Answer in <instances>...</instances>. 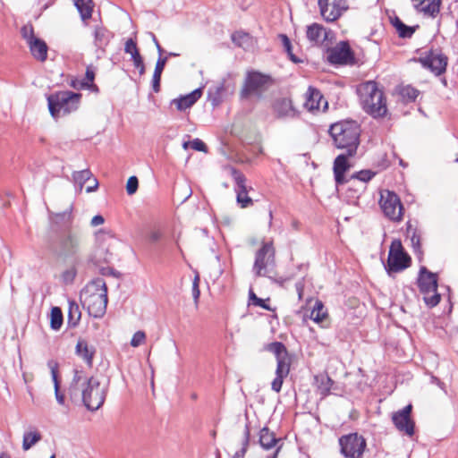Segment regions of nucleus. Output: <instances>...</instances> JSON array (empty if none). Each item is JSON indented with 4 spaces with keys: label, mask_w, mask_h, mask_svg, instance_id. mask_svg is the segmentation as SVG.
<instances>
[{
    "label": "nucleus",
    "mask_w": 458,
    "mask_h": 458,
    "mask_svg": "<svg viewBox=\"0 0 458 458\" xmlns=\"http://www.w3.org/2000/svg\"><path fill=\"white\" fill-rule=\"evenodd\" d=\"M329 135L334 146L343 151H347V156H356L360 144V125L354 120H342L333 123L329 130Z\"/></svg>",
    "instance_id": "nucleus-1"
},
{
    "label": "nucleus",
    "mask_w": 458,
    "mask_h": 458,
    "mask_svg": "<svg viewBox=\"0 0 458 458\" xmlns=\"http://www.w3.org/2000/svg\"><path fill=\"white\" fill-rule=\"evenodd\" d=\"M81 238L71 229L56 234L50 240L48 251L56 259L63 262L77 263L80 259Z\"/></svg>",
    "instance_id": "nucleus-2"
},
{
    "label": "nucleus",
    "mask_w": 458,
    "mask_h": 458,
    "mask_svg": "<svg viewBox=\"0 0 458 458\" xmlns=\"http://www.w3.org/2000/svg\"><path fill=\"white\" fill-rule=\"evenodd\" d=\"M81 301L89 316L99 318L106 311L108 302L107 287L101 277L93 279L81 293Z\"/></svg>",
    "instance_id": "nucleus-3"
},
{
    "label": "nucleus",
    "mask_w": 458,
    "mask_h": 458,
    "mask_svg": "<svg viewBox=\"0 0 458 458\" xmlns=\"http://www.w3.org/2000/svg\"><path fill=\"white\" fill-rule=\"evenodd\" d=\"M362 109L374 118L383 117L386 114V100L377 83L369 81L358 89Z\"/></svg>",
    "instance_id": "nucleus-4"
},
{
    "label": "nucleus",
    "mask_w": 458,
    "mask_h": 458,
    "mask_svg": "<svg viewBox=\"0 0 458 458\" xmlns=\"http://www.w3.org/2000/svg\"><path fill=\"white\" fill-rule=\"evenodd\" d=\"M264 349L272 352L276 359V377L271 383V389L276 393H279L282 389L284 379L290 372L291 357L285 345L281 342L267 344Z\"/></svg>",
    "instance_id": "nucleus-5"
},
{
    "label": "nucleus",
    "mask_w": 458,
    "mask_h": 458,
    "mask_svg": "<svg viewBox=\"0 0 458 458\" xmlns=\"http://www.w3.org/2000/svg\"><path fill=\"white\" fill-rule=\"evenodd\" d=\"M81 98V93L69 90L58 91L47 97L48 108L53 117L61 114H68L78 109Z\"/></svg>",
    "instance_id": "nucleus-6"
},
{
    "label": "nucleus",
    "mask_w": 458,
    "mask_h": 458,
    "mask_svg": "<svg viewBox=\"0 0 458 458\" xmlns=\"http://www.w3.org/2000/svg\"><path fill=\"white\" fill-rule=\"evenodd\" d=\"M106 396V387L101 386L97 377H90L82 382L80 397L88 410H98L105 403Z\"/></svg>",
    "instance_id": "nucleus-7"
},
{
    "label": "nucleus",
    "mask_w": 458,
    "mask_h": 458,
    "mask_svg": "<svg viewBox=\"0 0 458 458\" xmlns=\"http://www.w3.org/2000/svg\"><path fill=\"white\" fill-rule=\"evenodd\" d=\"M417 284L420 292L424 294L423 300L428 307L433 308L439 303L441 296L437 293V274L428 270L426 267H421L417 278Z\"/></svg>",
    "instance_id": "nucleus-8"
},
{
    "label": "nucleus",
    "mask_w": 458,
    "mask_h": 458,
    "mask_svg": "<svg viewBox=\"0 0 458 458\" xmlns=\"http://www.w3.org/2000/svg\"><path fill=\"white\" fill-rule=\"evenodd\" d=\"M272 84L273 80L269 75L257 71L249 72L241 89L240 98L241 99H247L251 95L260 96Z\"/></svg>",
    "instance_id": "nucleus-9"
},
{
    "label": "nucleus",
    "mask_w": 458,
    "mask_h": 458,
    "mask_svg": "<svg viewBox=\"0 0 458 458\" xmlns=\"http://www.w3.org/2000/svg\"><path fill=\"white\" fill-rule=\"evenodd\" d=\"M341 454L346 458H362L367 446L365 438L358 433L344 435L339 438Z\"/></svg>",
    "instance_id": "nucleus-10"
},
{
    "label": "nucleus",
    "mask_w": 458,
    "mask_h": 458,
    "mask_svg": "<svg viewBox=\"0 0 458 458\" xmlns=\"http://www.w3.org/2000/svg\"><path fill=\"white\" fill-rule=\"evenodd\" d=\"M275 249L272 242H263L256 251L252 270L257 276H270L267 268L275 264Z\"/></svg>",
    "instance_id": "nucleus-11"
},
{
    "label": "nucleus",
    "mask_w": 458,
    "mask_h": 458,
    "mask_svg": "<svg viewBox=\"0 0 458 458\" xmlns=\"http://www.w3.org/2000/svg\"><path fill=\"white\" fill-rule=\"evenodd\" d=\"M411 258L404 251L400 240H394L391 243L386 269L390 272H400L411 265Z\"/></svg>",
    "instance_id": "nucleus-12"
},
{
    "label": "nucleus",
    "mask_w": 458,
    "mask_h": 458,
    "mask_svg": "<svg viewBox=\"0 0 458 458\" xmlns=\"http://www.w3.org/2000/svg\"><path fill=\"white\" fill-rule=\"evenodd\" d=\"M380 208L384 215L394 222H399L403 218V206L401 202L399 196L390 191H386L381 194Z\"/></svg>",
    "instance_id": "nucleus-13"
},
{
    "label": "nucleus",
    "mask_w": 458,
    "mask_h": 458,
    "mask_svg": "<svg viewBox=\"0 0 458 458\" xmlns=\"http://www.w3.org/2000/svg\"><path fill=\"white\" fill-rule=\"evenodd\" d=\"M327 61L336 65L356 64L354 53L347 41H340L334 47L329 48Z\"/></svg>",
    "instance_id": "nucleus-14"
},
{
    "label": "nucleus",
    "mask_w": 458,
    "mask_h": 458,
    "mask_svg": "<svg viewBox=\"0 0 458 458\" xmlns=\"http://www.w3.org/2000/svg\"><path fill=\"white\" fill-rule=\"evenodd\" d=\"M320 14L327 21L338 20L348 10L346 0H318Z\"/></svg>",
    "instance_id": "nucleus-15"
},
{
    "label": "nucleus",
    "mask_w": 458,
    "mask_h": 458,
    "mask_svg": "<svg viewBox=\"0 0 458 458\" xmlns=\"http://www.w3.org/2000/svg\"><path fill=\"white\" fill-rule=\"evenodd\" d=\"M419 62L424 68L430 70L436 75H440L445 72L447 57L441 51L431 49L426 52L425 56H420Z\"/></svg>",
    "instance_id": "nucleus-16"
},
{
    "label": "nucleus",
    "mask_w": 458,
    "mask_h": 458,
    "mask_svg": "<svg viewBox=\"0 0 458 458\" xmlns=\"http://www.w3.org/2000/svg\"><path fill=\"white\" fill-rule=\"evenodd\" d=\"M412 406L408 404L402 410L393 413L392 420L395 428L400 431L405 433L407 436L414 434L415 423L411 418Z\"/></svg>",
    "instance_id": "nucleus-17"
},
{
    "label": "nucleus",
    "mask_w": 458,
    "mask_h": 458,
    "mask_svg": "<svg viewBox=\"0 0 458 458\" xmlns=\"http://www.w3.org/2000/svg\"><path fill=\"white\" fill-rule=\"evenodd\" d=\"M231 174L236 183V199L242 208H246L253 204L251 198L248 196V191L246 187V178L244 174L239 170L232 167Z\"/></svg>",
    "instance_id": "nucleus-18"
},
{
    "label": "nucleus",
    "mask_w": 458,
    "mask_h": 458,
    "mask_svg": "<svg viewBox=\"0 0 458 458\" xmlns=\"http://www.w3.org/2000/svg\"><path fill=\"white\" fill-rule=\"evenodd\" d=\"M355 156H347V151L339 154L334 160L333 172L336 186L343 185L346 182L348 178L345 177V173L352 167L349 158Z\"/></svg>",
    "instance_id": "nucleus-19"
},
{
    "label": "nucleus",
    "mask_w": 458,
    "mask_h": 458,
    "mask_svg": "<svg viewBox=\"0 0 458 458\" xmlns=\"http://www.w3.org/2000/svg\"><path fill=\"white\" fill-rule=\"evenodd\" d=\"M272 110L278 119L293 118L297 115V111L288 98H276L272 104Z\"/></svg>",
    "instance_id": "nucleus-20"
},
{
    "label": "nucleus",
    "mask_w": 458,
    "mask_h": 458,
    "mask_svg": "<svg viewBox=\"0 0 458 458\" xmlns=\"http://www.w3.org/2000/svg\"><path fill=\"white\" fill-rule=\"evenodd\" d=\"M330 33V30H327L323 25L316 22L307 26L306 30V37L312 46L322 45Z\"/></svg>",
    "instance_id": "nucleus-21"
},
{
    "label": "nucleus",
    "mask_w": 458,
    "mask_h": 458,
    "mask_svg": "<svg viewBox=\"0 0 458 458\" xmlns=\"http://www.w3.org/2000/svg\"><path fill=\"white\" fill-rule=\"evenodd\" d=\"M347 189L344 192V197L349 204L358 205V201L362 193L365 192L367 185L362 182H358L355 180L348 178L346 180Z\"/></svg>",
    "instance_id": "nucleus-22"
},
{
    "label": "nucleus",
    "mask_w": 458,
    "mask_h": 458,
    "mask_svg": "<svg viewBox=\"0 0 458 458\" xmlns=\"http://www.w3.org/2000/svg\"><path fill=\"white\" fill-rule=\"evenodd\" d=\"M418 12L436 17L440 12L441 0H411Z\"/></svg>",
    "instance_id": "nucleus-23"
},
{
    "label": "nucleus",
    "mask_w": 458,
    "mask_h": 458,
    "mask_svg": "<svg viewBox=\"0 0 458 458\" xmlns=\"http://www.w3.org/2000/svg\"><path fill=\"white\" fill-rule=\"evenodd\" d=\"M259 442L262 448L270 450L273 447H277L279 445H284L282 438H276L275 433L272 432L267 427H264L259 431Z\"/></svg>",
    "instance_id": "nucleus-24"
},
{
    "label": "nucleus",
    "mask_w": 458,
    "mask_h": 458,
    "mask_svg": "<svg viewBox=\"0 0 458 458\" xmlns=\"http://www.w3.org/2000/svg\"><path fill=\"white\" fill-rule=\"evenodd\" d=\"M201 95L202 89L199 88L190 94L174 99L172 104L175 105L178 110L183 111L192 106L200 98Z\"/></svg>",
    "instance_id": "nucleus-25"
},
{
    "label": "nucleus",
    "mask_w": 458,
    "mask_h": 458,
    "mask_svg": "<svg viewBox=\"0 0 458 458\" xmlns=\"http://www.w3.org/2000/svg\"><path fill=\"white\" fill-rule=\"evenodd\" d=\"M96 352V349L93 346H89L88 342L84 339H79L75 347V353L81 357L89 367L93 364V358Z\"/></svg>",
    "instance_id": "nucleus-26"
},
{
    "label": "nucleus",
    "mask_w": 458,
    "mask_h": 458,
    "mask_svg": "<svg viewBox=\"0 0 458 458\" xmlns=\"http://www.w3.org/2000/svg\"><path fill=\"white\" fill-rule=\"evenodd\" d=\"M28 46L31 53V55L37 61L43 63L47 59L48 47L43 39L38 38L37 39H34L32 42H29Z\"/></svg>",
    "instance_id": "nucleus-27"
},
{
    "label": "nucleus",
    "mask_w": 458,
    "mask_h": 458,
    "mask_svg": "<svg viewBox=\"0 0 458 458\" xmlns=\"http://www.w3.org/2000/svg\"><path fill=\"white\" fill-rule=\"evenodd\" d=\"M225 90V80L211 86L208 90V99L213 107L219 106L223 102V96Z\"/></svg>",
    "instance_id": "nucleus-28"
},
{
    "label": "nucleus",
    "mask_w": 458,
    "mask_h": 458,
    "mask_svg": "<svg viewBox=\"0 0 458 458\" xmlns=\"http://www.w3.org/2000/svg\"><path fill=\"white\" fill-rule=\"evenodd\" d=\"M47 366L50 369L54 382L55 395L59 404L64 403V394L60 392V382L58 380V363L53 360H48Z\"/></svg>",
    "instance_id": "nucleus-29"
},
{
    "label": "nucleus",
    "mask_w": 458,
    "mask_h": 458,
    "mask_svg": "<svg viewBox=\"0 0 458 458\" xmlns=\"http://www.w3.org/2000/svg\"><path fill=\"white\" fill-rule=\"evenodd\" d=\"M72 207L71 206L68 209L64 212L56 213L52 217L54 225H60L64 227L65 230L71 229V225L72 223Z\"/></svg>",
    "instance_id": "nucleus-30"
},
{
    "label": "nucleus",
    "mask_w": 458,
    "mask_h": 458,
    "mask_svg": "<svg viewBox=\"0 0 458 458\" xmlns=\"http://www.w3.org/2000/svg\"><path fill=\"white\" fill-rule=\"evenodd\" d=\"M73 372V377L69 386V395L72 400L80 397L82 382L88 378L83 377L82 371L74 369Z\"/></svg>",
    "instance_id": "nucleus-31"
},
{
    "label": "nucleus",
    "mask_w": 458,
    "mask_h": 458,
    "mask_svg": "<svg viewBox=\"0 0 458 458\" xmlns=\"http://www.w3.org/2000/svg\"><path fill=\"white\" fill-rule=\"evenodd\" d=\"M81 318L79 304L74 301H69L67 325L71 328L76 327Z\"/></svg>",
    "instance_id": "nucleus-32"
},
{
    "label": "nucleus",
    "mask_w": 458,
    "mask_h": 458,
    "mask_svg": "<svg viewBox=\"0 0 458 458\" xmlns=\"http://www.w3.org/2000/svg\"><path fill=\"white\" fill-rule=\"evenodd\" d=\"M166 62H167V56H165V57L159 56L157 61L153 77H152V89H153L154 92H156V93L160 91L161 74L164 71Z\"/></svg>",
    "instance_id": "nucleus-33"
},
{
    "label": "nucleus",
    "mask_w": 458,
    "mask_h": 458,
    "mask_svg": "<svg viewBox=\"0 0 458 458\" xmlns=\"http://www.w3.org/2000/svg\"><path fill=\"white\" fill-rule=\"evenodd\" d=\"M392 25L396 30L398 36L403 38H410L419 26L411 27L404 24L397 16L392 20Z\"/></svg>",
    "instance_id": "nucleus-34"
},
{
    "label": "nucleus",
    "mask_w": 458,
    "mask_h": 458,
    "mask_svg": "<svg viewBox=\"0 0 458 458\" xmlns=\"http://www.w3.org/2000/svg\"><path fill=\"white\" fill-rule=\"evenodd\" d=\"M315 379L320 394L324 397L328 395L335 384L334 380L327 375L316 376Z\"/></svg>",
    "instance_id": "nucleus-35"
},
{
    "label": "nucleus",
    "mask_w": 458,
    "mask_h": 458,
    "mask_svg": "<svg viewBox=\"0 0 458 458\" xmlns=\"http://www.w3.org/2000/svg\"><path fill=\"white\" fill-rule=\"evenodd\" d=\"M74 5L83 21L91 18L93 11L92 0H74Z\"/></svg>",
    "instance_id": "nucleus-36"
},
{
    "label": "nucleus",
    "mask_w": 458,
    "mask_h": 458,
    "mask_svg": "<svg viewBox=\"0 0 458 458\" xmlns=\"http://www.w3.org/2000/svg\"><path fill=\"white\" fill-rule=\"evenodd\" d=\"M95 45L98 47V48H105L109 41H110V38H111V33L106 30L105 28H100V27H98L96 28L95 30Z\"/></svg>",
    "instance_id": "nucleus-37"
},
{
    "label": "nucleus",
    "mask_w": 458,
    "mask_h": 458,
    "mask_svg": "<svg viewBox=\"0 0 458 458\" xmlns=\"http://www.w3.org/2000/svg\"><path fill=\"white\" fill-rule=\"evenodd\" d=\"M309 93V97L307 98L305 102V106L309 110H318L319 101L322 98L320 92L318 89L310 87Z\"/></svg>",
    "instance_id": "nucleus-38"
},
{
    "label": "nucleus",
    "mask_w": 458,
    "mask_h": 458,
    "mask_svg": "<svg viewBox=\"0 0 458 458\" xmlns=\"http://www.w3.org/2000/svg\"><path fill=\"white\" fill-rule=\"evenodd\" d=\"M327 318L322 301H317L310 313V318L316 323H322Z\"/></svg>",
    "instance_id": "nucleus-39"
},
{
    "label": "nucleus",
    "mask_w": 458,
    "mask_h": 458,
    "mask_svg": "<svg viewBox=\"0 0 458 458\" xmlns=\"http://www.w3.org/2000/svg\"><path fill=\"white\" fill-rule=\"evenodd\" d=\"M41 434L38 431L25 432L22 440L23 450L30 449L36 443L41 440Z\"/></svg>",
    "instance_id": "nucleus-40"
},
{
    "label": "nucleus",
    "mask_w": 458,
    "mask_h": 458,
    "mask_svg": "<svg viewBox=\"0 0 458 458\" xmlns=\"http://www.w3.org/2000/svg\"><path fill=\"white\" fill-rule=\"evenodd\" d=\"M64 318L62 310L59 307H53L50 313V327L53 330H59L63 325Z\"/></svg>",
    "instance_id": "nucleus-41"
},
{
    "label": "nucleus",
    "mask_w": 458,
    "mask_h": 458,
    "mask_svg": "<svg viewBox=\"0 0 458 458\" xmlns=\"http://www.w3.org/2000/svg\"><path fill=\"white\" fill-rule=\"evenodd\" d=\"M376 174L377 173L370 169H364L352 174L349 178L366 185Z\"/></svg>",
    "instance_id": "nucleus-42"
},
{
    "label": "nucleus",
    "mask_w": 458,
    "mask_h": 458,
    "mask_svg": "<svg viewBox=\"0 0 458 458\" xmlns=\"http://www.w3.org/2000/svg\"><path fill=\"white\" fill-rule=\"evenodd\" d=\"M406 233L407 236L411 237V242L413 246V248L417 250L420 248V236L417 233V229L414 228L411 223V221H408L406 224Z\"/></svg>",
    "instance_id": "nucleus-43"
},
{
    "label": "nucleus",
    "mask_w": 458,
    "mask_h": 458,
    "mask_svg": "<svg viewBox=\"0 0 458 458\" xmlns=\"http://www.w3.org/2000/svg\"><path fill=\"white\" fill-rule=\"evenodd\" d=\"M243 435H244V437H243V441H242V446L241 450L237 451L234 454L233 458H243L248 450L250 437V425L248 423L245 425Z\"/></svg>",
    "instance_id": "nucleus-44"
},
{
    "label": "nucleus",
    "mask_w": 458,
    "mask_h": 458,
    "mask_svg": "<svg viewBox=\"0 0 458 458\" xmlns=\"http://www.w3.org/2000/svg\"><path fill=\"white\" fill-rule=\"evenodd\" d=\"M279 38L281 39L282 45H283L285 52L288 54L290 59L294 64L301 63V60L299 59L295 55L293 54V46H292V43H291L289 38L284 34H280Z\"/></svg>",
    "instance_id": "nucleus-45"
},
{
    "label": "nucleus",
    "mask_w": 458,
    "mask_h": 458,
    "mask_svg": "<svg viewBox=\"0 0 458 458\" xmlns=\"http://www.w3.org/2000/svg\"><path fill=\"white\" fill-rule=\"evenodd\" d=\"M250 36L242 31H236L232 35V41L241 47H245L250 42Z\"/></svg>",
    "instance_id": "nucleus-46"
},
{
    "label": "nucleus",
    "mask_w": 458,
    "mask_h": 458,
    "mask_svg": "<svg viewBox=\"0 0 458 458\" xmlns=\"http://www.w3.org/2000/svg\"><path fill=\"white\" fill-rule=\"evenodd\" d=\"M91 176L92 173L89 169L78 171L72 174L75 183H78L81 189L83 187L84 183L91 178Z\"/></svg>",
    "instance_id": "nucleus-47"
},
{
    "label": "nucleus",
    "mask_w": 458,
    "mask_h": 458,
    "mask_svg": "<svg viewBox=\"0 0 458 458\" xmlns=\"http://www.w3.org/2000/svg\"><path fill=\"white\" fill-rule=\"evenodd\" d=\"M249 299H250V301H251L252 304L255 305V306L261 307L262 309H264L266 310H269V311L273 310V309L269 305H267L266 303V301H269V299L263 300L261 298H259L254 293L252 289H250V292H249Z\"/></svg>",
    "instance_id": "nucleus-48"
},
{
    "label": "nucleus",
    "mask_w": 458,
    "mask_h": 458,
    "mask_svg": "<svg viewBox=\"0 0 458 458\" xmlns=\"http://www.w3.org/2000/svg\"><path fill=\"white\" fill-rule=\"evenodd\" d=\"M419 93L420 92L418 89H416L415 88L411 87V86H406V87L403 88V89L401 90L402 97L406 101H409V102L415 101V99L419 96Z\"/></svg>",
    "instance_id": "nucleus-49"
},
{
    "label": "nucleus",
    "mask_w": 458,
    "mask_h": 458,
    "mask_svg": "<svg viewBox=\"0 0 458 458\" xmlns=\"http://www.w3.org/2000/svg\"><path fill=\"white\" fill-rule=\"evenodd\" d=\"M21 37L26 40L28 45H29V42H32L34 39L38 38L34 35L33 26L30 23L21 27Z\"/></svg>",
    "instance_id": "nucleus-50"
},
{
    "label": "nucleus",
    "mask_w": 458,
    "mask_h": 458,
    "mask_svg": "<svg viewBox=\"0 0 458 458\" xmlns=\"http://www.w3.org/2000/svg\"><path fill=\"white\" fill-rule=\"evenodd\" d=\"M77 271L74 267L64 270L62 273V280L64 284H72L76 276Z\"/></svg>",
    "instance_id": "nucleus-51"
},
{
    "label": "nucleus",
    "mask_w": 458,
    "mask_h": 458,
    "mask_svg": "<svg viewBox=\"0 0 458 458\" xmlns=\"http://www.w3.org/2000/svg\"><path fill=\"white\" fill-rule=\"evenodd\" d=\"M139 187V180L136 176H131L126 184V191L129 195L134 194Z\"/></svg>",
    "instance_id": "nucleus-52"
},
{
    "label": "nucleus",
    "mask_w": 458,
    "mask_h": 458,
    "mask_svg": "<svg viewBox=\"0 0 458 458\" xmlns=\"http://www.w3.org/2000/svg\"><path fill=\"white\" fill-rule=\"evenodd\" d=\"M191 292H192V297H193L194 302L197 306L199 303V296H200L199 276H196L193 279Z\"/></svg>",
    "instance_id": "nucleus-53"
},
{
    "label": "nucleus",
    "mask_w": 458,
    "mask_h": 458,
    "mask_svg": "<svg viewBox=\"0 0 458 458\" xmlns=\"http://www.w3.org/2000/svg\"><path fill=\"white\" fill-rule=\"evenodd\" d=\"M146 339V335L143 331H137L131 340V345L133 347H138L144 343Z\"/></svg>",
    "instance_id": "nucleus-54"
},
{
    "label": "nucleus",
    "mask_w": 458,
    "mask_h": 458,
    "mask_svg": "<svg viewBox=\"0 0 458 458\" xmlns=\"http://www.w3.org/2000/svg\"><path fill=\"white\" fill-rule=\"evenodd\" d=\"M95 79L94 71L88 67L85 73V79L81 82V87H89V83H92Z\"/></svg>",
    "instance_id": "nucleus-55"
},
{
    "label": "nucleus",
    "mask_w": 458,
    "mask_h": 458,
    "mask_svg": "<svg viewBox=\"0 0 458 458\" xmlns=\"http://www.w3.org/2000/svg\"><path fill=\"white\" fill-rule=\"evenodd\" d=\"M191 147L197 151L207 152L208 147L207 145L199 139H194L191 141Z\"/></svg>",
    "instance_id": "nucleus-56"
},
{
    "label": "nucleus",
    "mask_w": 458,
    "mask_h": 458,
    "mask_svg": "<svg viewBox=\"0 0 458 458\" xmlns=\"http://www.w3.org/2000/svg\"><path fill=\"white\" fill-rule=\"evenodd\" d=\"M138 47L135 40H133L132 38H129L126 40L124 45V52L126 54H131Z\"/></svg>",
    "instance_id": "nucleus-57"
},
{
    "label": "nucleus",
    "mask_w": 458,
    "mask_h": 458,
    "mask_svg": "<svg viewBox=\"0 0 458 458\" xmlns=\"http://www.w3.org/2000/svg\"><path fill=\"white\" fill-rule=\"evenodd\" d=\"M162 237V233L159 230L151 231L148 234V239L151 242H158Z\"/></svg>",
    "instance_id": "nucleus-58"
},
{
    "label": "nucleus",
    "mask_w": 458,
    "mask_h": 458,
    "mask_svg": "<svg viewBox=\"0 0 458 458\" xmlns=\"http://www.w3.org/2000/svg\"><path fill=\"white\" fill-rule=\"evenodd\" d=\"M104 222H105L104 217L101 215H97V216H93V218L91 219L90 225L95 227V226L104 224Z\"/></svg>",
    "instance_id": "nucleus-59"
},
{
    "label": "nucleus",
    "mask_w": 458,
    "mask_h": 458,
    "mask_svg": "<svg viewBox=\"0 0 458 458\" xmlns=\"http://www.w3.org/2000/svg\"><path fill=\"white\" fill-rule=\"evenodd\" d=\"M295 289L298 293L299 300H301L304 290V282L302 280L296 282Z\"/></svg>",
    "instance_id": "nucleus-60"
},
{
    "label": "nucleus",
    "mask_w": 458,
    "mask_h": 458,
    "mask_svg": "<svg viewBox=\"0 0 458 458\" xmlns=\"http://www.w3.org/2000/svg\"><path fill=\"white\" fill-rule=\"evenodd\" d=\"M151 37H152V40L157 49V52L159 54V56H161L162 53L164 52V49L162 48V47L160 46L158 40L157 39L156 36L154 33H150Z\"/></svg>",
    "instance_id": "nucleus-61"
},
{
    "label": "nucleus",
    "mask_w": 458,
    "mask_h": 458,
    "mask_svg": "<svg viewBox=\"0 0 458 458\" xmlns=\"http://www.w3.org/2000/svg\"><path fill=\"white\" fill-rule=\"evenodd\" d=\"M93 181H94V185L88 186L86 189L87 192H92L97 190V188L98 186V182L97 179H94Z\"/></svg>",
    "instance_id": "nucleus-62"
},
{
    "label": "nucleus",
    "mask_w": 458,
    "mask_h": 458,
    "mask_svg": "<svg viewBox=\"0 0 458 458\" xmlns=\"http://www.w3.org/2000/svg\"><path fill=\"white\" fill-rule=\"evenodd\" d=\"M281 449H282V444H281V445H279L276 447V449L275 450V452H274V454H273L268 455V456H267L266 458H277L278 454L280 453Z\"/></svg>",
    "instance_id": "nucleus-63"
},
{
    "label": "nucleus",
    "mask_w": 458,
    "mask_h": 458,
    "mask_svg": "<svg viewBox=\"0 0 458 458\" xmlns=\"http://www.w3.org/2000/svg\"><path fill=\"white\" fill-rule=\"evenodd\" d=\"M131 55V60L135 61L136 59L140 58L141 55L140 54L139 49H135Z\"/></svg>",
    "instance_id": "nucleus-64"
}]
</instances>
